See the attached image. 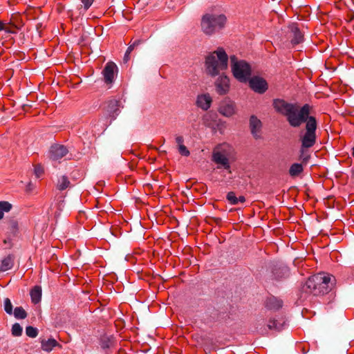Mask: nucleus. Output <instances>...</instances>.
Segmentation results:
<instances>
[{"mask_svg": "<svg viewBox=\"0 0 354 354\" xmlns=\"http://www.w3.org/2000/svg\"><path fill=\"white\" fill-rule=\"evenodd\" d=\"M68 153V150L64 145L55 144L53 145L49 150V157L53 160H59L65 156Z\"/></svg>", "mask_w": 354, "mask_h": 354, "instance_id": "8", "label": "nucleus"}, {"mask_svg": "<svg viewBox=\"0 0 354 354\" xmlns=\"http://www.w3.org/2000/svg\"><path fill=\"white\" fill-rule=\"evenodd\" d=\"M26 333L27 336L34 338L37 336L38 330H37V328H36L33 326H27L26 328Z\"/></svg>", "mask_w": 354, "mask_h": 354, "instance_id": "27", "label": "nucleus"}, {"mask_svg": "<svg viewBox=\"0 0 354 354\" xmlns=\"http://www.w3.org/2000/svg\"><path fill=\"white\" fill-rule=\"evenodd\" d=\"M118 69L116 64L112 62H108L102 71L104 81L106 84H111L113 81L114 72Z\"/></svg>", "mask_w": 354, "mask_h": 354, "instance_id": "14", "label": "nucleus"}, {"mask_svg": "<svg viewBox=\"0 0 354 354\" xmlns=\"http://www.w3.org/2000/svg\"><path fill=\"white\" fill-rule=\"evenodd\" d=\"M245 201V198L243 196H240L238 198V203H243Z\"/></svg>", "mask_w": 354, "mask_h": 354, "instance_id": "39", "label": "nucleus"}, {"mask_svg": "<svg viewBox=\"0 0 354 354\" xmlns=\"http://www.w3.org/2000/svg\"><path fill=\"white\" fill-rule=\"evenodd\" d=\"M4 310L8 313V315H12L13 313V306L11 303V301L9 298H6L4 299Z\"/></svg>", "mask_w": 354, "mask_h": 354, "instance_id": "26", "label": "nucleus"}, {"mask_svg": "<svg viewBox=\"0 0 354 354\" xmlns=\"http://www.w3.org/2000/svg\"><path fill=\"white\" fill-rule=\"evenodd\" d=\"M273 106L277 112L286 118L290 127L298 128L305 123V129H301L299 133L301 142L299 160L302 163L306 164L310 159V155L306 153L307 149L314 146L317 142V122L315 117L310 115L312 106L305 104L300 107L296 103H289L281 99L274 100Z\"/></svg>", "mask_w": 354, "mask_h": 354, "instance_id": "1", "label": "nucleus"}, {"mask_svg": "<svg viewBox=\"0 0 354 354\" xmlns=\"http://www.w3.org/2000/svg\"><path fill=\"white\" fill-rule=\"evenodd\" d=\"M266 306L270 310H277L282 307L283 301L277 297H270L267 299Z\"/></svg>", "mask_w": 354, "mask_h": 354, "instance_id": "19", "label": "nucleus"}, {"mask_svg": "<svg viewBox=\"0 0 354 354\" xmlns=\"http://www.w3.org/2000/svg\"><path fill=\"white\" fill-rule=\"evenodd\" d=\"M8 33H12V34H15L16 32L10 28H8L7 27H5V29H4Z\"/></svg>", "mask_w": 354, "mask_h": 354, "instance_id": "40", "label": "nucleus"}, {"mask_svg": "<svg viewBox=\"0 0 354 354\" xmlns=\"http://www.w3.org/2000/svg\"><path fill=\"white\" fill-rule=\"evenodd\" d=\"M12 26L15 28L19 29L20 28L17 25H12Z\"/></svg>", "mask_w": 354, "mask_h": 354, "instance_id": "46", "label": "nucleus"}, {"mask_svg": "<svg viewBox=\"0 0 354 354\" xmlns=\"http://www.w3.org/2000/svg\"><path fill=\"white\" fill-rule=\"evenodd\" d=\"M12 313L16 319H23L27 317V313L21 306L16 307Z\"/></svg>", "mask_w": 354, "mask_h": 354, "instance_id": "24", "label": "nucleus"}, {"mask_svg": "<svg viewBox=\"0 0 354 354\" xmlns=\"http://www.w3.org/2000/svg\"><path fill=\"white\" fill-rule=\"evenodd\" d=\"M37 26V29L38 30L39 28H40L41 27V23H39L36 25Z\"/></svg>", "mask_w": 354, "mask_h": 354, "instance_id": "43", "label": "nucleus"}, {"mask_svg": "<svg viewBox=\"0 0 354 354\" xmlns=\"http://www.w3.org/2000/svg\"><path fill=\"white\" fill-rule=\"evenodd\" d=\"M212 160L218 166L217 167L218 169H219L221 167H223L224 169L229 170V172L230 173L231 171L229 159L226 157V156L223 153H222L220 151H214L212 154Z\"/></svg>", "mask_w": 354, "mask_h": 354, "instance_id": "11", "label": "nucleus"}, {"mask_svg": "<svg viewBox=\"0 0 354 354\" xmlns=\"http://www.w3.org/2000/svg\"><path fill=\"white\" fill-rule=\"evenodd\" d=\"M303 166L300 163L292 164L289 169V174L292 177L297 176L303 171Z\"/></svg>", "mask_w": 354, "mask_h": 354, "instance_id": "22", "label": "nucleus"}, {"mask_svg": "<svg viewBox=\"0 0 354 354\" xmlns=\"http://www.w3.org/2000/svg\"><path fill=\"white\" fill-rule=\"evenodd\" d=\"M262 123L257 116L252 115L250 118V129L251 134L256 139L261 138Z\"/></svg>", "mask_w": 354, "mask_h": 354, "instance_id": "10", "label": "nucleus"}, {"mask_svg": "<svg viewBox=\"0 0 354 354\" xmlns=\"http://www.w3.org/2000/svg\"><path fill=\"white\" fill-rule=\"evenodd\" d=\"M34 174L37 178L41 177L42 176V174H44L43 167L39 165H36L34 169Z\"/></svg>", "mask_w": 354, "mask_h": 354, "instance_id": "33", "label": "nucleus"}, {"mask_svg": "<svg viewBox=\"0 0 354 354\" xmlns=\"http://www.w3.org/2000/svg\"><path fill=\"white\" fill-rule=\"evenodd\" d=\"M228 57L222 48H218L216 51L206 57V72L212 77L219 75L220 71L227 68Z\"/></svg>", "mask_w": 354, "mask_h": 354, "instance_id": "3", "label": "nucleus"}, {"mask_svg": "<svg viewBox=\"0 0 354 354\" xmlns=\"http://www.w3.org/2000/svg\"><path fill=\"white\" fill-rule=\"evenodd\" d=\"M5 29V26L2 21H0V31Z\"/></svg>", "mask_w": 354, "mask_h": 354, "instance_id": "42", "label": "nucleus"}, {"mask_svg": "<svg viewBox=\"0 0 354 354\" xmlns=\"http://www.w3.org/2000/svg\"><path fill=\"white\" fill-rule=\"evenodd\" d=\"M227 199L232 205H238V198L236 196L235 193L230 192L227 194Z\"/></svg>", "mask_w": 354, "mask_h": 354, "instance_id": "30", "label": "nucleus"}, {"mask_svg": "<svg viewBox=\"0 0 354 354\" xmlns=\"http://www.w3.org/2000/svg\"><path fill=\"white\" fill-rule=\"evenodd\" d=\"M249 80L250 86L257 93H263L268 89V84L262 77L254 76Z\"/></svg>", "mask_w": 354, "mask_h": 354, "instance_id": "7", "label": "nucleus"}, {"mask_svg": "<svg viewBox=\"0 0 354 354\" xmlns=\"http://www.w3.org/2000/svg\"><path fill=\"white\" fill-rule=\"evenodd\" d=\"M214 86L216 92L220 95H223L228 93L230 90V80L225 75H220L214 82Z\"/></svg>", "mask_w": 354, "mask_h": 354, "instance_id": "6", "label": "nucleus"}, {"mask_svg": "<svg viewBox=\"0 0 354 354\" xmlns=\"http://www.w3.org/2000/svg\"><path fill=\"white\" fill-rule=\"evenodd\" d=\"M224 15L207 13L201 19V29L205 35H212L222 29L225 24Z\"/></svg>", "mask_w": 354, "mask_h": 354, "instance_id": "4", "label": "nucleus"}, {"mask_svg": "<svg viewBox=\"0 0 354 354\" xmlns=\"http://www.w3.org/2000/svg\"><path fill=\"white\" fill-rule=\"evenodd\" d=\"M9 228L10 230V233L13 235H16L17 232L18 230V223L17 221L11 220L9 223Z\"/></svg>", "mask_w": 354, "mask_h": 354, "instance_id": "31", "label": "nucleus"}, {"mask_svg": "<svg viewBox=\"0 0 354 354\" xmlns=\"http://www.w3.org/2000/svg\"><path fill=\"white\" fill-rule=\"evenodd\" d=\"M352 150H353V151H352V155H353V156L354 157V147H353Z\"/></svg>", "mask_w": 354, "mask_h": 354, "instance_id": "47", "label": "nucleus"}, {"mask_svg": "<svg viewBox=\"0 0 354 354\" xmlns=\"http://www.w3.org/2000/svg\"><path fill=\"white\" fill-rule=\"evenodd\" d=\"M4 243H8V241H7L6 239V240H4Z\"/></svg>", "mask_w": 354, "mask_h": 354, "instance_id": "51", "label": "nucleus"}, {"mask_svg": "<svg viewBox=\"0 0 354 354\" xmlns=\"http://www.w3.org/2000/svg\"><path fill=\"white\" fill-rule=\"evenodd\" d=\"M112 337H104L101 340V346L103 348H108L112 344Z\"/></svg>", "mask_w": 354, "mask_h": 354, "instance_id": "28", "label": "nucleus"}, {"mask_svg": "<svg viewBox=\"0 0 354 354\" xmlns=\"http://www.w3.org/2000/svg\"><path fill=\"white\" fill-rule=\"evenodd\" d=\"M26 106H30V105H28V104H24V105H23V109H24V110H26Z\"/></svg>", "mask_w": 354, "mask_h": 354, "instance_id": "45", "label": "nucleus"}, {"mask_svg": "<svg viewBox=\"0 0 354 354\" xmlns=\"http://www.w3.org/2000/svg\"><path fill=\"white\" fill-rule=\"evenodd\" d=\"M335 283V278L333 275L319 273L308 279L301 287V292L313 296L324 295L332 290Z\"/></svg>", "mask_w": 354, "mask_h": 354, "instance_id": "2", "label": "nucleus"}, {"mask_svg": "<svg viewBox=\"0 0 354 354\" xmlns=\"http://www.w3.org/2000/svg\"><path fill=\"white\" fill-rule=\"evenodd\" d=\"M84 5V9L88 10L92 5L93 0H80Z\"/></svg>", "mask_w": 354, "mask_h": 354, "instance_id": "34", "label": "nucleus"}, {"mask_svg": "<svg viewBox=\"0 0 354 354\" xmlns=\"http://www.w3.org/2000/svg\"><path fill=\"white\" fill-rule=\"evenodd\" d=\"M129 55H130V54L125 53L124 59H123L124 62L127 63L129 60V58H130Z\"/></svg>", "mask_w": 354, "mask_h": 354, "instance_id": "38", "label": "nucleus"}, {"mask_svg": "<svg viewBox=\"0 0 354 354\" xmlns=\"http://www.w3.org/2000/svg\"><path fill=\"white\" fill-rule=\"evenodd\" d=\"M212 97L209 94H203L198 96L196 104L197 106L203 110H207L211 105Z\"/></svg>", "mask_w": 354, "mask_h": 354, "instance_id": "17", "label": "nucleus"}, {"mask_svg": "<svg viewBox=\"0 0 354 354\" xmlns=\"http://www.w3.org/2000/svg\"><path fill=\"white\" fill-rule=\"evenodd\" d=\"M218 221H221V218H217L216 222H218Z\"/></svg>", "mask_w": 354, "mask_h": 354, "instance_id": "49", "label": "nucleus"}, {"mask_svg": "<svg viewBox=\"0 0 354 354\" xmlns=\"http://www.w3.org/2000/svg\"><path fill=\"white\" fill-rule=\"evenodd\" d=\"M272 274L274 279L279 280L288 276L289 270L283 263H275L272 266Z\"/></svg>", "mask_w": 354, "mask_h": 354, "instance_id": "9", "label": "nucleus"}, {"mask_svg": "<svg viewBox=\"0 0 354 354\" xmlns=\"http://www.w3.org/2000/svg\"><path fill=\"white\" fill-rule=\"evenodd\" d=\"M12 335L15 337H19L22 335L23 328L19 324L15 323L12 326Z\"/></svg>", "mask_w": 354, "mask_h": 354, "instance_id": "25", "label": "nucleus"}, {"mask_svg": "<svg viewBox=\"0 0 354 354\" xmlns=\"http://www.w3.org/2000/svg\"><path fill=\"white\" fill-rule=\"evenodd\" d=\"M32 302L35 304H38L41 298V288L39 286H35L30 292Z\"/></svg>", "mask_w": 354, "mask_h": 354, "instance_id": "21", "label": "nucleus"}, {"mask_svg": "<svg viewBox=\"0 0 354 354\" xmlns=\"http://www.w3.org/2000/svg\"><path fill=\"white\" fill-rule=\"evenodd\" d=\"M55 346H60V345L54 338L41 339V348L43 351L50 352Z\"/></svg>", "mask_w": 354, "mask_h": 354, "instance_id": "18", "label": "nucleus"}, {"mask_svg": "<svg viewBox=\"0 0 354 354\" xmlns=\"http://www.w3.org/2000/svg\"><path fill=\"white\" fill-rule=\"evenodd\" d=\"M12 209V204L8 201H0V212H8Z\"/></svg>", "mask_w": 354, "mask_h": 354, "instance_id": "29", "label": "nucleus"}, {"mask_svg": "<svg viewBox=\"0 0 354 354\" xmlns=\"http://www.w3.org/2000/svg\"><path fill=\"white\" fill-rule=\"evenodd\" d=\"M286 325V320L284 317H281L277 319L276 318H271L268 321V328L270 330H274L277 332L281 331Z\"/></svg>", "mask_w": 354, "mask_h": 354, "instance_id": "15", "label": "nucleus"}, {"mask_svg": "<svg viewBox=\"0 0 354 354\" xmlns=\"http://www.w3.org/2000/svg\"><path fill=\"white\" fill-rule=\"evenodd\" d=\"M3 217V212H0V220Z\"/></svg>", "mask_w": 354, "mask_h": 354, "instance_id": "44", "label": "nucleus"}, {"mask_svg": "<svg viewBox=\"0 0 354 354\" xmlns=\"http://www.w3.org/2000/svg\"><path fill=\"white\" fill-rule=\"evenodd\" d=\"M15 257L12 254H8L2 261L0 266V271L4 272L11 269L14 266Z\"/></svg>", "mask_w": 354, "mask_h": 354, "instance_id": "20", "label": "nucleus"}, {"mask_svg": "<svg viewBox=\"0 0 354 354\" xmlns=\"http://www.w3.org/2000/svg\"><path fill=\"white\" fill-rule=\"evenodd\" d=\"M289 37H291V43L293 45L298 44L303 41V35L296 24H291L288 27Z\"/></svg>", "mask_w": 354, "mask_h": 354, "instance_id": "12", "label": "nucleus"}, {"mask_svg": "<svg viewBox=\"0 0 354 354\" xmlns=\"http://www.w3.org/2000/svg\"><path fill=\"white\" fill-rule=\"evenodd\" d=\"M178 152L183 156H189L190 154L189 151L187 149V148L183 145H179L178 147Z\"/></svg>", "mask_w": 354, "mask_h": 354, "instance_id": "32", "label": "nucleus"}, {"mask_svg": "<svg viewBox=\"0 0 354 354\" xmlns=\"http://www.w3.org/2000/svg\"><path fill=\"white\" fill-rule=\"evenodd\" d=\"M136 47L133 46V44H131L127 49V51L126 53H129V54H131V53L133 50V49L135 48Z\"/></svg>", "mask_w": 354, "mask_h": 354, "instance_id": "37", "label": "nucleus"}, {"mask_svg": "<svg viewBox=\"0 0 354 354\" xmlns=\"http://www.w3.org/2000/svg\"><path fill=\"white\" fill-rule=\"evenodd\" d=\"M218 111L225 117H230L235 113V105L230 100H224L221 103Z\"/></svg>", "mask_w": 354, "mask_h": 354, "instance_id": "13", "label": "nucleus"}, {"mask_svg": "<svg viewBox=\"0 0 354 354\" xmlns=\"http://www.w3.org/2000/svg\"><path fill=\"white\" fill-rule=\"evenodd\" d=\"M233 75L241 82H246L251 75L250 65L244 60H239L235 55L230 57Z\"/></svg>", "mask_w": 354, "mask_h": 354, "instance_id": "5", "label": "nucleus"}, {"mask_svg": "<svg viewBox=\"0 0 354 354\" xmlns=\"http://www.w3.org/2000/svg\"><path fill=\"white\" fill-rule=\"evenodd\" d=\"M142 43H143V40H142V39H137V40L134 41L132 44H133V46L136 47L138 45L141 44Z\"/></svg>", "mask_w": 354, "mask_h": 354, "instance_id": "36", "label": "nucleus"}, {"mask_svg": "<svg viewBox=\"0 0 354 354\" xmlns=\"http://www.w3.org/2000/svg\"><path fill=\"white\" fill-rule=\"evenodd\" d=\"M71 185V183L66 176H62L59 179L57 182V189L60 191H63L66 189V188L69 187Z\"/></svg>", "mask_w": 354, "mask_h": 354, "instance_id": "23", "label": "nucleus"}, {"mask_svg": "<svg viewBox=\"0 0 354 354\" xmlns=\"http://www.w3.org/2000/svg\"><path fill=\"white\" fill-rule=\"evenodd\" d=\"M218 221H221V218H217L216 222H218Z\"/></svg>", "mask_w": 354, "mask_h": 354, "instance_id": "50", "label": "nucleus"}, {"mask_svg": "<svg viewBox=\"0 0 354 354\" xmlns=\"http://www.w3.org/2000/svg\"><path fill=\"white\" fill-rule=\"evenodd\" d=\"M352 174L354 176V168L352 169Z\"/></svg>", "mask_w": 354, "mask_h": 354, "instance_id": "48", "label": "nucleus"}, {"mask_svg": "<svg viewBox=\"0 0 354 354\" xmlns=\"http://www.w3.org/2000/svg\"><path fill=\"white\" fill-rule=\"evenodd\" d=\"M176 142L178 144V147L179 145H183L184 138L181 136H178L176 138Z\"/></svg>", "mask_w": 354, "mask_h": 354, "instance_id": "35", "label": "nucleus"}, {"mask_svg": "<svg viewBox=\"0 0 354 354\" xmlns=\"http://www.w3.org/2000/svg\"><path fill=\"white\" fill-rule=\"evenodd\" d=\"M119 106L120 104L118 100H111L108 102L106 112L112 120H115L119 114Z\"/></svg>", "mask_w": 354, "mask_h": 354, "instance_id": "16", "label": "nucleus"}, {"mask_svg": "<svg viewBox=\"0 0 354 354\" xmlns=\"http://www.w3.org/2000/svg\"><path fill=\"white\" fill-rule=\"evenodd\" d=\"M32 183H29L28 185H27V188H26V190L27 191H30L32 189Z\"/></svg>", "mask_w": 354, "mask_h": 354, "instance_id": "41", "label": "nucleus"}]
</instances>
